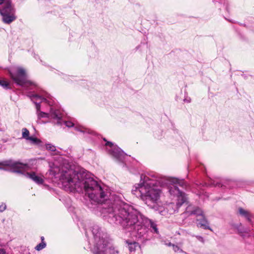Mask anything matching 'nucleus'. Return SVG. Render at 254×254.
<instances>
[{"mask_svg":"<svg viewBox=\"0 0 254 254\" xmlns=\"http://www.w3.org/2000/svg\"><path fill=\"white\" fill-rule=\"evenodd\" d=\"M5 166L10 167L13 170V172L19 173L20 172L19 169H24L27 165L11 160H5L0 162V169H4Z\"/></svg>","mask_w":254,"mask_h":254,"instance_id":"6e6552de","label":"nucleus"},{"mask_svg":"<svg viewBox=\"0 0 254 254\" xmlns=\"http://www.w3.org/2000/svg\"><path fill=\"white\" fill-rule=\"evenodd\" d=\"M51 115L53 118L56 119L58 120V124H60L59 120L61 119L60 111L59 110H54L53 109L51 110Z\"/></svg>","mask_w":254,"mask_h":254,"instance_id":"f8f14e48","label":"nucleus"},{"mask_svg":"<svg viewBox=\"0 0 254 254\" xmlns=\"http://www.w3.org/2000/svg\"><path fill=\"white\" fill-rule=\"evenodd\" d=\"M0 85L5 89L9 88V83L7 81L3 80H0Z\"/></svg>","mask_w":254,"mask_h":254,"instance_id":"a211bd4d","label":"nucleus"},{"mask_svg":"<svg viewBox=\"0 0 254 254\" xmlns=\"http://www.w3.org/2000/svg\"><path fill=\"white\" fill-rule=\"evenodd\" d=\"M37 116H38V119H39L41 118H48L49 117V115L47 113H46L43 112H39L37 113Z\"/></svg>","mask_w":254,"mask_h":254,"instance_id":"6ab92c4d","label":"nucleus"},{"mask_svg":"<svg viewBox=\"0 0 254 254\" xmlns=\"http://www.w3.org/2000/svg\"><path fill=\"white\" fill-rule=\"evenodd\" d=\"M22 137L24 138H25L26 139H28V138L29 137V130L26 128H23L22 130Z\"/></svg>","mask_w":254,"mask_h":254,"instance_id":"dca6fc26","label":"nucleus"},{"mask_svg":"<svg viewBox=\"0 0 254 254\" xmlns=\"http://www.w3.org/2000/svg\"><path fill=\"white\" fill-rule=\"evenodd\" d=\"M0 254H5V252L4 250L0 249Z\"/></svg>","mask_w":254,"mask_h":254,"instance_id":"c756f323","label":"nucleus"},{"mask_svg":"<svg viewBox=\"0 0 254 254\" xmlns=\"http://www.w3.org/2000/svg\"><path fill=\"white\" fill-rule=\"evenodd\" d=\"M41 239H42V242H44V237H41Z\"/></svg>","mask_w":254,"mask_h":254,"instance_id":"2f4dec72","label":"nucleus"},{"mask_svg":"<svg viewBox=\"0 0 254 254\" xmlns=\"http://www.w3.org/2000/svg\"><path fill=\"white\" fill-rule=\"evenodd\" d=\"M172 247H173V250L175 252L179 251V250H180V248H179V247L178 246L175 245L174 244L172 245Z\"/></svg>","mask_w":254,"mask_h":254,"instance_id":"393cba45","label":"nucleus"},{"mask_svg":"<svg viewBox=\"0 0 254 254\" xmlns=\"http://www.w3.org/2000/svg\"><path fill=\"white\" fill-rule=\"evenodd\" d=\"M239 213L243 216L249 219V212L247 210L243 209L242 208H239Z\"/></svg>","mask_w":254,"mask_h":254,"instance_id":"4468645a","label":"nucleus"},{"mask_svg":"<svg viewBox=\"0 0 254 254\" xmlns=\"http://www.w3.org/2000/svg\"><path fill=\"white\" fill-rule=\"evenodd\" d=\"M27 140H29L34 143H37L39 141L37 138L32 137H29Z\"/></svg>","mask_w":254,"mask_h":254,"instance_id":"5701e85b","label":"nucleus"},{"mask_svg":"<svg viewBox=\"0 0 254 254\" xmlns=\"http://www.w3.org/2000/svg\"><path fill=\"white\" fill-rule=\"evenodd\" d=\"M139 246L138 244L136 242H133L128 244V249L130 252H133L136 250V248Z\"/></svg>","mask_w":254,"mask_h":254,"instance_id":"ddd939ff","label":"nucleus"},{"mask_svg":"<svg viewBox=\"0 0 254 254\" xmlns=\"http://www.w3.org/2000/svg\"><path fill=\"white\" fill-rule=\"evenodd\" d=\"M25 176L38 184H42L44 183L43 179L41 177L37 176L34 172H27L25 174Z\"/></svg>","mask_w":254,"mask_h":254,"instance_id":"9d476101","label":"nucleus"},{"mask_svg":"<svg viewBox=\"0 0 254 254\" xmlns=\"http://www.w3.org/2000/svg\"><path fill=\"white\" fill-rule=\"evenodd\" d=\"M84 128L83 127H75V129L78 130V131H81V132H85V131L84 130H83Z\"/></svg>","mask_w":254,"mask_h":254,"instance_id":"a878e982","label":"nucleus"},{"mask_svg":"<svg viewBox=\"0 0 254 254\" xmlns=\"http://www.w3.org/2000/svg\"><path fill=\"white\" fill-rule=\"evenodd\" d=\"M196 238H197V239L198 240H199V241L201 242H204V240H203V238L201 237V236H196Z\"/></svg>","mask_w":254,"mask_h":254,"instance_id":"bb28decb","label":"nucleus"},{"mask_svg":"<svg viewBox=\"0 0 254 254\" xmlns=\"http://www.w3.org/2000/svg\"><path fill=\"white\" fill-rule=\"evenodd\" d=\"M32 97H33V98H36L37 99H39L41 101H47V100L45 98H44L41 96H39L38 95H37V94L33 95Z\"/></svg>","mask_w":254,"mask_h":254,"instance_id":"412c9836","label":"nucleus"},{"mask_svg":"<svg viewBox=\"0 0 254 254\" xmlns=\"http://www.w3.org/2000/svg\"><path fill=\"white\" fill-rule=\"evenodd\" d=\"M191 214H194V215H196L197 216H200L202 217V216H203L202 214H203V212L201 210V209H200V208H197L196 209H195L194 210H193L190 213Z\"/></svg>","mask_w":254,"mask_h":254,"instance_id":"2eb2a0df","label":"nucleus"},{"mask_svg":"<svg viewBox=\"0 0 254 254\" xmlns=\"http://www.w3.org/2000/svg\"><path fill=\"white\" fill-rule=\"evenodd\" d=\"M92 231L94 237L92 251L94 254H118L117 251L109 246L107 234L101 231L98 226H94Z\"/></svg>","mask_w":254,"mask_h":254,"instance_id":"39448f33","label":"nucleus"},{"mask_svg":"<svg viewBox=\"0 0 254 254\" xmlns=\"http://www.w3.org/2000/svg\"><path fill=\"white\" fill-rule=\"evenodd\" d=\"M46 246V243L44 242H42L41 243L37 245V246L35 247V249L39 251L45 248Z\"/></svg>","mask_w":254,"mask_h":254,"instance_id":"f3484780","label":"nucleus"},{"mask_svg":"<svg viewBox=\"0 0 254 254\" xmlns=\"http://www.w3.org/2000/svg\"><path fill=\"white\" fill-rule=\"evenodd\" d=\"M6 208V205L4 203H2L1 205H0V212L3 211L4 210H5Z\"/></svg>","mask_w":254,"mask_h":254,"instance_id":"b1692460","label":"nucleus"},{"mask_svg":"<svg viewBox=\"0 0 254 254\" xmlns=\"http://www.w3.org/2000/svg\"><path fill=\"white\" fill-rule=\"evenodd\" d=\"M202 219H197L198 221L197 225L198 226L202 227L204 229H210L208 226V222L203 216H202Z\"/></svg>","mask_w":254,"mask_h":254,"instance_id":"9b49d317","label":"nucleus"},{"mask_svg":"<svg viewBox=\"0 0 254 254\" xmlns=\"http://www.w3.org/2000/svg\"><path fill=\"white\" fill-rule=\"evenodd\" d=\"M0 14L4 23L10 24L16 19L15 9L11 0H0Z\"/></svg>","mask_w":254,"mask_h":254,"instance_id":"423d86ee","label":"nucleus"},{"mask_svg":"<svg viewBox=\"0 0 254 254\" xmlns=\"http://www.w3.org/2000/svg\"><path fill=\"white\" fill-rule=\"evenodd\" d=\"M106 145L111 147V149L109 150V151L114 158L120 161H123L126 154L120 148L113 146V143L110 142H107Z\"/></svg>","mask_w":254,"mask_h":254,"instance_id":"1a4fd4ad","label":"nucleus"},{"mask_svg":"<svg viewBox=\"0 0 254 254\" xmlns=\"http://www.w3.org/2000/svg\"><path fill=\"white\" fill-rule=\"evenodd\" d=\"M213 185L215 186H218L219 187L222 186V185H221L220 183H216V184H215L214 183Z\"/></svg>","mask_w":254,"mask_h":254,"instance_id":"c85d7f7f","label":"nucleus"},{"mask_svg":"<svg viewBox=\"0 0 254 254\" xmlns=\"http://www.w3.org/2000/svg\"><path fill=\"white\" fill-rule=\"evenodd\" d=\"M102 213H108L109 217L114 218L117 223L121 224L124 229L132 233L137 238L143 237L149 227L155 233L158 232L155 223L127 204L104 208Z\"/></svg>","mask_w":254,"mask_h":254,"instance_id":"f03ea898","label":"nucleus"},{"mask_svg":"<svg viewBox=\"0 0 254 254\" xmlns=\"http://www.w3.org/2000/svg\"><path fill=\"white\" fill-rule=\"evenodd\" d=\"M140 179V183L133 187L132 193L140 196L148 205L157 203L161 192L157 181L142 175Z\"/></svg>","mask_w":254,"mask_h":254,"instance_id":"7ed1b4c3","label":"nucleus"},{"mask_svg":"<svg viewBox=\"0 0 254 254\" xmlns=\"http://www.w3.org/2000/svg\"><path fill=\"white\" fill-rule=\"evenodd\" d=\"M166 245L168 246H172V244L171 243H166Z\"/></svg>","mask_w":254,"mask_h":254,"instance_id":"7c9ffc66","label":"nucleus"},{"mask_svg":"<svg viewBox=\"0 0 254 254\" xmlns=\"http://www.w3.org/2000/svg\"><path fill=\"white\" fill-rule=\"evenodd\" d=\"M46 148L47 150L51 151H55L56 150V147L51 144H47L46 145Z\"/></svg>","mask_w":254,"mask_h":254,"instance_id":"aec40b11","label":"nucleus"},{"mask_svg":"<svg viewBox=\"0 0 254 254\" xmlns=\"http://www.w3.org/2000/svg\"><path fill=\"white\" fill-rule=\"evenodd\" d=\"M11 77L18 85L24 87H27L35 84L28 80L27 75L24 69L22 67H17L9 71Z\"/></svg>","mask_w":254,"mask_h":254,"instance_id":"0eeeda50","label":"nucleus"},{"mask_svg":"<svg viewBox=\"0 0 254 254\" xmlns=\"http://www.w3.org/2000/svg\"><path fill=\"white\" fill-rule=\"evenodd\" d=\"M36 109L37 110V113L39 112H40V105L39 104H38V103H36Z\"/></svg>","mask_w":254,"mask_h":254,"instance_id":"cd10ccee","label":"nucleus"},{"mask_svg":"<svg viewBox=\"0 0 254 254\" xmlns=\"http://www.w3.org/2000/svg\"><path fill=\"white\" fill-rule=\"evenodd\" d=\"M168 182L170 185L169 192L171 195L177 196V202L176 204L174 203H170L165 205V206L159 208V213L166 217H169L170 215L177 211L178 209L187 200L185 194L178 189V186L182 188L187 187V185L185 181L177 178H171Z\"/></svg>","mask_w":254,"mask_h":254,"instance_id":"20e7f679","label":"nucleus"},{"mask_svg":"<svg viewBox=\"0 0 254 254\" xmlns=\"http://www.w3.org/2000/svg\"><path fill=\"white\" fill-rule=\"evenodd\" d=\"M50 174L59 179L62 187L66 191H73L84 189L89 198L93 202L102 203L107 199V193L97 181L87 177L84 173H76L63 166H54Z\"/></svg>","mask_w":254,"mask_h":254,"instance_id":"f257e3e1","label":"nucleus"},{"mask_svg":"<svg viewBox=\"0 0 254 254\" xmlns=\"http://www.w3.org/2000/svg\"><path fill=\"white\" fill-rule=\"evenodd\" d=\"M64 124L68 127H73L74 125V124L70 121H65L64 122Z\"/></svg>","mask_w":254,"mask_h":254,"instance_id":"4be33fe9","label":"nucleus"}]
</instances>
